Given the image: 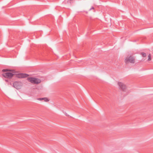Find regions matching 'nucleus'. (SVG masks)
I'll return each instance as SVG.
<instances>
[{
  "instance_id": "1",
  "label": "nucleus",
  "mask_w": 153,
  "mask_h": 153,
  "mask_svg": "<svg viewBox=\"0 0 153 153\" xmlns=\"http://www.w3.org/2000/svg\"><path fill=\"white\" fill-rule=\"evenodd\" d=\"M3 72L2 75L7 78L10 79L13 76L15 73L13 70H10L7 69H4L2 70Z\"/></svg>"
},
{
  "instance_id": "2",
  "label": "nucleus",
  "mask_w": 153,
  "mask_h": 153,
  "mask_svg": "<svg viewBox=\"0 0 153 153\" xmlns=\"http://www.w3.org/2000/svg\"><path fill=\"white\" fill-rule=\"evenodd\" d=\"M124 62L126 64L129 63L134 64L136 62V59L135 57L133 55H130L126 57L124 59Z\"/></svg>"
},
{
  "instance_id": "3",
  "label": "nucleus",
  "mask_w": 153,
  "mask_h": 153,
  "mask_svg": "<svg viewBox=\"0 0 153 153\" xmlns=\"http://www.w3.org/2000/svg\"><path fill=\"white\" fill-rule=\"evenodd\" d=\"M27 80L29 82L34 84H38L41 82L40 79L35 77H28Z\"/></svg>"
},
{
  "instance_id": "4",
  "label": "nucleus",
  "mask_w": 153,
  "mask_h": 153,
  "mask_svg": "<svg viewBox=\"0 0 153 153\" xmlns=\"http://www.w3.org/2000/svg\"><path fill=\"white\" fill-rule=\"evenodd\" d=\"M120 89L123 92H126L127 91L128 89L126 85L124 83L120 82H117Z\"/></svg>"
},
{
  "instance_id": "5",
  "label": "nucleus",
  "mask_w": 153,
  "mask_h": 153,
  "mask_svg": "<svg viewBox=\"0 0 153 153\" xmlns=\"http://www.w3.org/2000/svg\"><path fill=\"white\" fill-rule=\"evenodd\" d=\"M13 87L17 90L21 89L23 87V83L20 81H15L13 83Z\"/></svg>"
},
{
  "instance_id": "6",
  "label": "nucleus",
  "mask_w": 153,
  "mask_h": 153,
  "mask_svg": "<svg viewBox=\"0 0 153 153\" xmlns=\"http://www.w3.org/2000/svg\"><path fill=\"white\" fill-rule=\"evenodd\" d=\"M28 75L25 74H19L17 75V77L19 78H25Z\"/></svg>"
},
{
  "instance_id": "7",
  "label": "nucleus",
  "mask_w": 153,
  "mask_h": 153,
  "mask_svg": "<svg viewBox=\"0 0 153 153\" xmlns=\"http://www.w3.org/2000/svg\"><path fill=\"white\" fill-rule=\"evenodd\" d=\"M43 100H44L45 102H47L49 101V100L48 98H43Z\"/></svg>"
},
{
  "instance_id": "8",
  "label": "nucleus",
  "mask_w": 153,
  "mask_h": 153,
  "mask_svg": "<svg viewBox=\"0 0 153 153\" xmlns=\"http://www.w3.org/2000/svg\"><path fill=\"white\" fill-rule=\"evenodd\" d=\"M148 57V60L149 61H151V55L150 54H149Z\"/></svg>"
},
{
  "instance_id": "9",
  "label": "nucleus",
  "mask_w": 153,
  "mask_h": 153,
  "mask_svg": "<svg viewBox=\"0 0 153 153\" xmlns=\"http://www.w3.org/2000/svg\"><path fill=\"white\" fill-rule=\"evenodd\" d=\"M141 54L143 57H145L146 56V54L144 53H141Z\"/></svg>"
},
{
  "instance_id": "10",
  "label": "nucleus",
  "mask_w": 153,
  "mask_h": 153,
  "mask_svg": "<svg viewBox=\"0 0 153 153\" xmlns=\"http://www.w3.org/2000/svg\"><path fill=\"white\" fill-rule=\"evenodd\" d=\"M73 1V0H68L67 1V3H71Z\"/></svg>"
},
{
  "instance_id": "11",
  "label": "nucleus",
  "mask_w": 153,
  "mask_h": 153,
  "mask_svg": "<svg viewBox=\"0 0 153 153\" xmlns=\"http://www.w3.org/2000/svg\"><path fill=\"white\" fill-rule=\"evenodd\" d=\"M38 100H43V98H39L37 99Z\"/></svg>"
},
{
  "instance_id": "12",
  "label": "nucleus",
  "mask_w": 153,
  "mask_h": 153,
  "mask_svg": "<svg viewBox=\"0 0 153 153\" xmlns=\"http://www.w3.org/2000/svg\"><path fill=\"white\" fill-rule=\"evenodd\" d=\"M94 7H91V8L90 9V10H91V9H94Z\"/></svg>"
}]
</instances>
